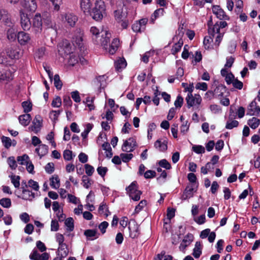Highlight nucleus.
<instances>
[{
  "mask_svg": "<svg viewBox=\"0 0 260 260\" xmlns=\"http://www.w3.org/2000/svg\"><path fill=\"white\" fill-rule=\"evenodd\" d=\"M77 20V17L72 13H67L64 16V23L71 27L75 25Z\"/></svg>",
  "mask_w": 260,
  "mask_h": 260,
  "instance_id": "nucleus-15",
  "label": "nucleus"
},
{
  "mask_svg": "<svg viewBox=\"0 0 260 260\" xmlns=\"http://www.w3.org/2000/svg\"><path fill=\"white\" fill-rule=\"evenodd\" d=\"M58 250L60 252L61 257H66L69 253V249L66 243L59 245Z\"/></svg>",
  "mask_w": 260,
  "mask_h": 260,
  "instance_id": "nucleus-29",
  "label": "nucleus"
},
{
  "mask_svg": "<svg viewBox=\"0 0 260 260\" xmlns=\"http://www.w3.org/2000/svg\"><path fill=\"white\" fill-rule=\"evenodd\" d=\"M32 26L34 31L40 32L42 30V19L40 14L37 13L32 19Z\"/></svg>",
  "mask_w": 260,
  "mask_h": 260,
  "instance_id": "nucleus-10",
  "label": "nucleus"
},
{
  "mask_svg": "<svg viewBox=\"0 0 260 260\" xmlns=\"http://www.w3.org/2000/svg\"><path fill=\"white\" fill-rule=\"evenodd\" d=\"M183 44V40L180 39L178 41L177 43H176L172 47V48L171 49L172 53L173 55L176 54L177 53L180 51L181 50L182 46Z\"/></svg>",
  "mask_w": 260,
  "mask_h": 260,
  "instance_id": "nucleus-28",
  "label": "nucleus"
},
{
  "mask_svg": "<svg viewBox=\"0 0 260 260\" xmlns=\"http://www.w3.org/2000/svg\"><path fill=\"white\" fill-rule=\"evenodd\" d=\"M50 186L55 189L58 188L60 186L59 179L57 176L53 177L50 179Z\"/></svg>",
  "mask_w": 260,
  "mask_h": 260,
  "instance_id": "nucleus-35",
  "label": "nucleus"
},
{
  "mask_svg": "<svg viewBox=\"0 0 260 260\" xmlns=\"http://www.w3.org/2000/svg\"><path fill=\"white\" fill-rule=\"evenodd\" d=\"M202 254V245L200 242H196L193 250L192 255L196 258L200 257Z\"/></svg>",
  "mask_w": 260,
  "mask_h": 260,
  "instance_id": "nucleus-25",
  "label": "nucleus"
},
{
  "mask_svg": "<svg viewBox=\"0 0 260 260\" xmlns=\"http://www.w3.org/2000/svg\"><path fill=\"white\" fill-rule=\"evenodd\" d=\"M61 111V110H57V111H54L52 110L50 113V118L53 121L57 120L58 119V117L59 115H60Z\"/></svg>",
  "mask_w": 260,
  "mask_h": 260,
  "instance_id": "nucleus-57",
  "label": "nucleus"
},
{
  "mask_svg": "<svg viewBox=\"0 0 260 260\" xmlns=\"http://www.w3.org/2000/svg\"><path fill=\"white\" fill-rule=\"evenodd\" d=\"M64 224L67 226V230L69 232H72L74 230V220L72 217L68 218L64 222Z\"/></svg>",
  "mask_w": 260,
  "mask_h": 260,
  "instance_id": "nucleus-33",
  "label": "nucleus"
},
{
  "mask_svg": "<svg viewBox=\"0 0 260 260\" xmlns=\"http://www.w3.org/2000/svg\"><path fill=\"white\" fill-rule=\"evenodd\" d=\"M175 211L176 210L174 208H168L167 209V218L169 221L171 220L172 218H173L175 215Z\"/></svg>",
  "mask_w": 260,
  "mask_h": 260,
  "instance_id": "nucleus-58",
  "label": "nucleus"
},
{
  "mask_svg": "<svg viewBox=\"0 0 260 260\" xmlns=\"http://www.w3.org/2000/svg\"><path fill=\"white\" fill-rule=\"evenodd\" d=\"M20 51L19 48L16 45L11 46L6 49L7 55L12 59H18L20 57Z\"/></svg>",
  "mask_w": 260,
  "mask_h": 260,
  "instance_id": "nucleus-9",
  "label": "nucleus"
},
{
  "mask_svg": "<svg viewBox=\"0 0 260 260\" xmlns=\"http://www.w3.org/2000/svg\"><path fill=\"white\" fill-rule=\"evenodd\" d=\"M36 152L40 156H43L48 152V146L45 144H41L36 149Z\"/></svg>",
  "mask_w": 260,
  "mask_h": 260,
  "instance_id": "nucleus-24",
  "label": "nucleus"
},
{
  "mask_svg": "<svg viewBox=\"0 0 260 260\" xmlns=\"http://www.w3.org/2000/svg\"><path fill=\"white\" fill-rule=\"evenodd\" d=\"M11 182L14 185L15 188H19L20 186V179L19 176L11 175L10 176Z\"/></svg>",
  "mask_w": 260,
  "mask_h": 260,
  "instance_id": "nucleus-40",
  "label": "nucleus"
},
{
  "mask_svg": "<svg viewBox=\"0 0 260 260\" xmlns=\"http://www.w3.org/2000/svg\"><path fill=\"white\" fill-rule=\"evenodd\" d=\"M96 231L95 230H86L84 232V235L86 237L88 240L91 239L90 238L95 237L96 235Z\"/></svg>",
  "mask_w": 260,
  "mask_h": 260,
  "instance_id": "nucleus-42",
  "label": "nucleus"
},
{
  "mask_svg": "<svg viewBox=\"0 0 260 260\" xmlns=\"http://www.w3.org/2000/svg\"><path fill=\"white\" fill-rule=\"evenodd\" d=\"M120 156L124 162H128L131 160L134 155L132 153H121Z\"/></svg>",
  "mask_w": 260,
  "mask_h": 260,
  "instance_id": "nucleus-46",
  "label": "nucleus"
},
{
  "mask_svg": "<svg viewBox=\"0 0 260 260\" xmlns=\"http://www.w3.org/2000/svg\"><path fill=\"white\" fill-rule=\"evenodd\" d=\"M54 85L58 90H60L62 86V82L60 80L59 76L58 74H55L54 76Z\"/></svg>",
  "mask_w": 260,
  "mask_h": 260,
  "instance_id": "nucleus-38",
  "label": "nucleus"
},
{
  "mask_svg": "<svg viewBox=\"0 0 260 260\" xmlns=\"http://www.w3.org/2000/svg\"><path fill=\"white\" fill-rule=\"evenodd\" d=\"M194 191H194L192 184L191 185H187L181 197V199L182 200H186L188 199L192 198L193 196V192Z\"/></svg>",
  "mask_w": 260,
  "mask_h": 260,
  "instance_id": "nucleus-14",
  "label": "nucleus"
},
{
  "mask_svg": "<svg viewBox=\"0 0 260 260\" xmlns=\"http://www.w3.org/2000/svg\"><path fill=\"white\" fill-rule=\"evenodd\" d=\"M137 142L136 139L132 137L124 141L121 149L123 151L131 152L135 150Z\"/></svg>",
  "mask_w": 260,
  "mask_h": 260,
  "instance_id": "nucleus-5",
  "label": "nucleus"
},
{
  "mask_svg": "<svg viewBox=\"0 0 260 260\" xmlns=\"http://www.w3.org/2000/svg\"><path fill=\"white\" fill-rule=\"evenodd\" d=\"M210 109L212 112L214 114H218L221 112V107L217 105L213 104L210 105Z\"/></svg>",
  "mask_w": 260,
  "mask_h": 260,
  "instance_id": "nucleus-62",
  "label": "nucleus"
},
{
  "mask_svg": "<svg viewBox=\"0 0 260 260\" xmlns=\"http://www.w3.org/2000/svg\"><path fill=\"white\" fill-rule=\"evenodd\" d=\"M158 165H159L160 167L164 168L167 170H170L171 169V164L166 159L160 160L158 162Z\"/></svg>",
  "mask_w": 260,
  "mask_h": 260,
  "instance_id": "nucleus-52",
  "label": "nucleus"
},
{
  "mask_svg": "<svg viewBox=\"0 0 260 260\" xmlns=\"http://www.w3.org/2000/svg\"><path fill=\"white\" fill-rule=\"evenodd\" d=\"M12 79V74L10 71H0V81H9Z\"/></svg>",
  "mask_w": 260,
  "mask_h": 260,
  "instance_id": "nucleus-23",
  "label": "nucleus"
},
{
  "mask_svg": "<svg viewBox=\"0 0 260 260\" xmlns=\"http://www.w3.org/2000/svg\"><path fill=\"white\" fill-rule=\"evenodd\" d=\"M94 100V97L90 98L89 96H87L86 98V101L83 102V103L85 104L86 106L88 107L90 111L94 110L95 108V106L93 105Z\"/></svg>",
  "mask_w": 260,
  "mask_h": 260,
  "instance_id": "nucleus-32",
  "label": "nucleus"
},
{
  "mask_svg": "<svg viewBox=\"0 0 260 260\" xmlns=\"http://www.w3.org/2000/svg\"><path fill=\"white\" fill-rule=\"evenodd\" d=\"M187 107L190 108L194 105H200L202 102V98L199 94H195L194 96L192 94H188L186 98Z\"/></svg>",
  "mask_w": 260,
  "mask_h": 260,
  "instance_id": "nucleus-6",
  "label": "nucleus"
},
{
  "mask_svg": "<svg viewBox=\"0 0 260 260\" xmlns=\"http://www.w3.org/2000/svg\"><path fill=\"white\" fill-rule=\"evenodd\" d=\"M260 123V120L256 117H252L248 121V124L252 129H255Z\"/></svg>",
  "mask_w": 260,
  "mask_h": 260,
  "instance_id": "nucleus-31",
  "label": "nucleus"
},
{
  "mask_svg": "<svg viewBox=\"0 0 260 260\" xmlns=\"http://www.w3.org/2000/svg\"><path fill=\"white\" fill-rule=\"evenodd\" d=\"M51 105L53 107L58 108L61 105V100L60 96H56L53 100Z\"/></svg>",
  "mask_w": 260,
  "mask_h": 260,
  "instance_id": "nucleus-56",
  "label": "nucleus"
},
{
  "mask_svg": "<svg viewBox=\"0 0 260 260\" xmlns=\"http://www.w3.org/2000/svg\"><path fill=\"white\" fill-rule=\"evenodd\" d=\"M35 193L32 192L27 188L22 189L21 198L25 200H30L35 198Z\"/></svg>",
  "mask_w": 260,
  "mask_h": 260,
  "instance_id": "nucleus-20",
  "label": "nucleus"
},
{
  "mask_svg": "<svg viewBox=\"0 0 260 260\" xmlns=\"http://www.w3.org/2000/svg\"><path fill=\"white\" fill-rule=\"evenodd\" d=\"M109 225V223L107 221H103L101 222L99 225V229L101 231V233L104 234L106 232V229Z\"/></svg>",
  "mask_w": 260,
  "mask_h": 260,
  "instance_id": "nucleus-63",
  "label": "nucleus"
},
{
  "mask_svg": "<svg viewBox=\"0 0 260 260\" xmlns=\"http://www.w3.org/2000/svg\"><path fill=\"white\" fill-rule=\"evenodd\" d=\"M147 205V201L145 200H142L139 204L136 206L135 212L136 213H138L140 211H141L144 207H145Z\"/></svg>",
  "mask_w": 260,
  "mask_h": 260,
  "instance_id": "nucleus-47",
  "label": "nucleus"
},
{
  "mask_svg": "<svg viewBox=\"0 0 260 260\" xmlns=\"http://www.w3.org/2000/svg\"><path fill=\"white\" fill-rule=\"evenodd\" d=\"M7 38L11 41H14L17 38V35L15 32V29L11 28H9L7 33Z\"/></svg>",
  "mask_w": 260,
  "mask_h": 260,
  "instance_id": "nucleus-45",
  "label": "nucleus"
},
{
  "mask_svg": "<svg viewBox=\"0 0 260 260\" xmlns=\"http://www.w3.org/2000/svg\"><path fill=\"white\" fill-rule=\"evenodd\" d=\"M167 144L168 141L166 139H164L162 141L161 140H157L154 143V147L156 148H158L160 151L164 152L168 149Z\"/></svg>",
  "mask_w": 260,
  "mask_h": 260,
  "instance_id": "nucleus-19",
  "label": "nucleus"
},
{
  "mask_svg": "<svg viewBox=\"0 0 260 260\" xmlns=\"http://www.w3.org/2000/svg\"><path fill=\"white\" fill-rule=\"evenodd\" d=\"M22 107L23 108V111L25 113H27L32 110L31 103L28 101L23 102L21 104Z\"/></svg>",
  "mask_w": 260,
  "mask_h": 260,
  "instance_id": "nucleus-43",
  "label": "nucleus"
},
{
  "mask_svg": "<svg viewBox=\"0 0 260 260\" xmlns=\"http://www.w3.org/2000/svg\"><path fill=\"white\" fill-rule=\"evenodd\" d=\"M42 118L40 115H37L35 116L33 121V125L31 126V130L32 131H38L40 130L42 126Z\"/></svg>",
  "mask_w": 260,
  "mask_h": 260,
  "instance_id": "nucleus-17",
  "label": "nucleus"
},
{
  "mask_svg": "<svg viewBox=\"0 0 260 260\" xmlns=\"http://www.w3.org/2000/svg\"><path fill=\"white\" fill-rule=\"evenodd\" d=\"M192 149L197 154H202L205 152V148L202 145H194L192 146Z\"/></svg>",
  "mask_w": 260,
  "mask_h": 260,
  "instance_id": "nucleus-50",
  "label": "nucleus"
},
{
  "mask_svg": "<svg viewBox=\"0 0 260 260\" xmlns=\"http://www.w3.org/2000/svg\"><path fill=\"white\" fill-rule=\"evenodd\" d=\"M165 11L163 8H159L157 10H156L153 15L151 17V21L153 23H154V20L156 19L157 17H158L159 16H162L164 14Z\"/></svg>",
  "mask_w": 260,
  "mask_h": 260,
  "instance_id": "nucleus-39",
  "label": "nucleus"
},
{
  "mask_svg": "<svg viewBox=\"0 0 260 260\" xmlns=\"http://www.w3.org/2000/svg\"><path fill=\"white\" fill-rule=\"evenodd\" d=\"M28 186L31 187L32 189L35 191H38L39 189V185L37 182L34 181L32 179H30L28 181Z\"/></svg>",
  "mask_w": 260,
  "mask_h": 260,
  "instance_id": "nucleus-55",
  "label": "nucleus"
},
{
  "mask_svg": "<svg viewBox=\"0 0 260 260\" xmlns=\"http://www.w3.org/2000/svg\"><path fill=\"white\" fill-rule=\"evenodd\" d=\"M1 140L6 148L8 149L12 146V140L9 137L3 136L1 138Z\"/></svg>",
  "mask_w": 260,
  "mask_h": 260,
  "instance_id": "nucleus-37",
  "label": "nucleus"
},
{
  "mask_svg": "<svg viewBox=\"0 0 260 260\" xmlns=\"http://www.w3.org/2000/svg\"><path fill=\"white\" fill-rule=\"evenodd\" d=\"M183 103V98L180 95H178L174 102V105L176 108H180Z\"/></svg>",
  "mask_w": 260,
  "mask_h": 260,
  "instance_id": "nucleus-54",
  "label": "nucleus"
},
{
  "mask_svg": "<svg viewBox=\"0 0 260 260\" xmlns=\"http://www.w3.org/2000/svg\"><path fill=\"white\" fill-rule=\"evenodd\" d=\"M126 64V62L124 58H120L116 61L114 63L115 68L117 71H119L121 69L125 68Z\"/></svg>",
  "mask_w": 260,
  "mask_h": 260,
  "instance_id": "nucleus-27",
  "label": "nucleus"
},
{
  "mask_svg": "<svg viewBox=\"0 0 260 260\" xmlns=\"http://www.w3.org/2000/svg\"><path fill=\"white\" fill-rule=\"evenodd\" d=\"M73 152L71 150L66 149L63 152V156L64 160L70 161L73 159Z\"/></svg>",
  "mask_w": 260,
  "mask_h": 260,
  "instance_id": "nucleus-48",
  "label": "nucleus"
},
{
  "mask_svg": "<svg viewBox=\"0 0 260 260\" xmlns=\"http://www.w3.org/2000/svg\"><path fill=\"white\" fill-rule=\"evenodd\" d=\"M147 18H142L139 20L136 21L132 25V30L136 33H142L146 29V25L148 23Z\"/></svg>",
  "mask_w": 260,
  "mask_h": 260,
  "instance_id": "nucleus-4",
  "label": "nucleus"
},
{
  "mask_svg": "<svg viewBox=\"0 0 260 260\" xmlns=\"http://www.w3.org/2000/svg\"><path fill=\"white\" fill-rule=\"evenodd\" d=\"M82 184H83V186L85 188H89L90 185H91V183H90V179L88 178V177L86 175H83L82 176Z\"/></svg>",
  "mask_w": 260,
  "mask_h": 260,
  "instance_id": "nucleus-49",
  "label": "nucleus"
},
{
  "mask_svg": "<svg viewBox=\"0 0 260 260\" xmlns=\"http://www.w3.org/2000/svg\"><path fill=\"white\" fill-rule=\"evenodd\" d=\"M20 123L24 126H27L29 124L31 120V116L29 114H25L21 115L18 117Z\"/></svg>",
  "mask_w": 260,
  "mask_h": 260,
  "instance_id": "nucleus-22",
  "label": "nucleus"
},
{
  "mask_svg": "<svg viewBox=\"0 0 260 260\" xmlns=\"http://www.w3.org/2000/svg\"><path fill=\"white\" fill-rule=\"evenodd\" d=\"M129 232V237L133 239L137 238L140 234L139 225L135 220H134L131 224L128 223V226Z\"/></svg>",
  "mask_w": 260,
  "mask_h": 260,
  "instance_id": "nucleus-8",
  "label": "nucleus"
},
{
  "mask_svg": "<svg viewBox=\"0 0 260 260\" xmlns=\"http://www.w3.org/2000/svg\"><path fill=\"white\" fill-rule=\"evenodd\" d=\"M127 194L131 199L135 201H138L140 199L142 192L138 189V185L136 181H134L126 188Z\"/></svg>",
  "mask_w": 260,
  "mask_h": 260,
  "instance_id": "nucleus-3",
  "label": "nucleus"
},
{
  "mask_svg": "<svg viewBox=\"0 0 260 260\" xmlns=\"http://www.w3.org/2000/svg\"><path fill=\"white\" fill-rule=\"evenodd\" d=\"M29 258L31 260H40V254L37 250L34 249L29 255Z\"/></svg>",
  "mask_w": 260,
  "mask_h": 260,
  "instance_id": "nucleus-64",
  "label": "nucleus"
},
{
  "mask_svg": "<svg viewBox=\"0 0 260 260\" xmlns=\"http://www.w3.org/2000/svg\"><path fill=\"white\" fill-rule=\"evenodd\" d=\"M226 91V88L223 85H219L214 90L215 98L220 99L223 97L224 93Z\"/></svg>",
  "mask_w": 260,
  "mask_h": 260,
  "instance_id": "nucleus-18",
  "label": "nucleus"
},
{
  "mask_svg": "<svg viewBox=\"0 0 260 260\" xmlns=\"http://www.w3.org/2000/svg\"><path fill=\"white\" fill-rule=\"evenodd\" d=\"M220 28L218 26V22H217L212 27H209L208 29V33L209 35L214 37L215 34H221L220 32Z\"/></svg>",
  "mask_w": 260,
  "mask_h": 260,
  "instance_id": "nucleus-30",
  "label": "nucleus"
},
{
  "mask_svg": "<svg viewBox=\"0 0 260 260\" xmlns=\"http://www.w3.org/2000/svg\"><path fill=\"white\" fill-rule=\"evenodd\" d=\"M46 172L48 174H52L54 171V165L53 162H48L45 166Z\"/></svg>",
  "mask_w": 260,
  "mask_h": 260,
  "instance_id": "nucleus-60",
  "label": "nucleus"
},
{
  "mask_svg": "<svg viewBox=\"0 0 260 260\" xmlns=\"http://www.w3.org/2000/svg\"><path fill=\"white\" fill-rule=\"evenodd\" d=\"M105 12L106 6L103 0H96L90 15L93 19L99 21L103 19Z\"/></svg>",
  "mask_w": 260,
  "mask_h": 260,
  "instance_id": "nucleus-2",
  "label": "nucleus"
},
{
  "mask_svg": "<svg viewBox=\"0 0 260 260\" xmlns=\"http://www.w3.org/2000/svg\"><path fill=\"white\" fill-rule=\"evenodd\" d=\"M239 125V122L237 120H233V117L231 115L229 116L228 120L226 121L225 128L226 129H231L234 127H237Z\"/></svg>",
  "mask_w": 260,
  "mask_h": 260,
  "instance_id": "nucleus-26",
  "label": "nucleus"
},
{
  "mask_svg": "<svg viewBox=\"0 0 260 260\" xmlns=\"http://www.w3.org/2000/svg\"><path fill=\"white\" fill-rule=\"evenodd\" d=\"M101 34L100 44L105 49L107 50L108 48L109 52L110 54H114L119 47V40L117 38H114L108 48V44L110 43V38L111 37V33L107 30H105L102 31Z\"/></svg>",
  "mask_w": 260,
  "mask_h": 260,
  "instance_id": "nucleus-1",
  "label": "nucleus"
},
{
  "mask_svg": "<svg viewBox=\"0 0 260 260\" xmlns=\"http://www.w3.org/2000/svg\"><path fill=\"white\" fill-rule=\"evenodd\" d=\"M22 6L24 9L29 12H35L37 8L36 0H24Z\"/></svg>",
  "mask_w": 260,
  "mask_h": 260,
  "instance_id": "nucleus-13",
  "label": "nucleus"
},
{
  "mask_svg": "<svg viewBox=\"0 0 260 260\" xmlns=\"http://www.w3.org/2000/svg\"><path fill=\"white\" fill-rule=\"evenodd\" d=\"M20 16L21 27L24 30H29L31 27V22L27 14L24 13L22 11H20Z\"/></svg>",
  "mask_w": 260,
  "mask_h": 260,
  "instance_id": "nucleus-11",
  "label": "nucleus"
},
{
  "mask_svg": "<svg viewBox=\"0 0 260 260\" xmlns=\"http://www.w3.org/2000/svg\"><path fill=\"white\" fill-rule=\"evenodd\" d=\"M11 204V201L9 198H5L0 200V205L4 208H9Z\"/></svg>",
  "mask_w": 260,
  "mask_h": 260,
  "instance_id": "nucleus-41",
  "label": "nucleus"
},
{
  "mask_svg": "<svg viewBox=\"0 0 260 260\" xmlns=\"http://www.w3.org/2000/svg\"><path fill=\"white\" fill-rule=\"evenodd\" d=\"M80 5L81 10L85 14L90 13L92 6L90 0H80Z\"/></svg>",
  "mask_w": 260,
  "mask_h": 260,
  "instance_id": "nucleus-16",
  "label": "nucleus"
},
{
  "mask_svg": "<svg viewBox=\"0 0 260 260\" xmlns=\"http://www.w3.org/2000/svg\"><path fill=\"white\" fill-rule=\"evenodd\" d=\"M7 162L12 170H15L16 169L17 165L14 156H10L8 157Z\"/></svg>",
  "mask_w": 260,
  "mask_h": 260,
  "instance_id": "nucleus-44",
  "label": "nucleus"
},
{
  "mask_svg": "<svg viewBox=\"0 0 260 260\" xmlns=\"http://www.w3.org/2000/svg\"><path fill=\"white\" fill-rule=\"evenodd\" d=\"M17 161L21 165H26L30 160L27 154H23L22 156H19L17 158Z\"/></svg>",
  "mask_w": 260,
  "mask_h": 260,
  "instance_id": "nucleus-36",
  "label": "nucleus"
},
{
  "mask_svg": "<svg viewBox=\"0 0 260 260\" xmlns=\"http://www.w3.org/2000/svg\"><path fill=\"white\" fill-rule=\"evenodd\" d=\"M89 31L91 35L92 39L94 43L95 44L100 43V41L99 42L97 40V39L99 37L100 34L99 29L95 26H92L90 28Z\"/></svg>",
  "mask_w": 260,
  "mask_h": 260,
  "instance_id": "nucleus-21",
  "label": "nucleus"
},
{
  "mask_svg": "<svg viewBox=\"0 0 260 260\" xmlns=\"http://www.w3.org/2000/svg\"><path fill=\"white\" fill-rule=\"evenodd\" d=\"M257 106V103L255 102V100L252 101L248 105L247 115H249L250 116H252L254 115V112L256 111L255 110V108L253 109V107H255L256 108Z\"/></svg>",
  "mask_w": 260,
  "mask_h": 260,
  "instance_id": "nucleus-34",
  "label": "nucleus"
},
{
  "mask_svg": "<svg viewBox=\"0 0 260 260\" xmlns=\"http://www.w3.org/2000/svg\"><path fill=\"white\" fill-rule=\"evenodd\" d=\"M84 168L85 170V173L87 174V176H91L92 175L93 173L94 172V168L89 164H85L84 165Z\"/></svg>",
  "mask_w": 260,
  "mask_h": 260,
  "instance_id": "nucleus-51",
  "label": "nucleus"
},
{
  "mask_svg": "<svg viewBox=\"0 0 260 260\" xmlns=\"http://www.w3.org/2000/svg\"><path fill=\"white\" fill-rule=\"evenodd\" d=\"M212 12L220 20H229L230 17L225 14V12L219 6L216 5L212 7Z\"/></svg>",
  "mask_w": 260,
  "mask_h": 260,
  "instance_id": "nucleus-12",
  "label": "nucleus"
},
{
  "mask_svg": "<svg viewBox=\"0 0 260 260\" xmlns=\"http://www.w3.org/2000/svg\"><path fill=\"white\" fill-rule=\"evenodd\" d=\"M196 88L197 89L206 91L208 89V85L205 82H198L196 85Z\"/></svg>",
  "mask_w": 260,
  "mask_h": 260,
  "instance_id": "nucleus-61",
  "label": "nucleus"
},
{
  "mask_svg": "<svg viewBox=\"0 0 260 260\" xmlns=\"http://www.w3.org/2000/svg\"><path fill=\"white\" fill-rule=\"evenodd\" d=\"M54 6V10L58 11L60 6L62 4V0H50Z\"/></svg>",
  "mask_w": 260,
  "mask_h": 260,
  "instance_id": "nucleus-59",
  "label": "nucleus"
},
{
  "mask_svg": "<svg viewBox=\"0 0 260 260\" xmlns=\"http://www.w3.org/2000/svg\"><path fill=\"white\" fill-rule=\"evenodd\" d=\"M17 39L18 43L21 46H24L30 43L31 37L30 35L25 31H20L17 34Z\"/></svg>",
  "mask_w": 260,
  "mask_h": 260,
  "instance_id": "nucleus-7",
  "label": "nucleus"
},
{
  "mask_svg": "<svg viewBox=\"0 0 260 260\" xmlns=\"http://www.w3.org/2000/svg\"><path fill=\"white\" fill-rule=\"evenodd\" d=\"M63 106L68 108L72 105V101L69 96H64L63 99Z\"/></svg>",
  "mask_w": 260,
  "mask_h": 260,
  "instance_id": "nucleus-53",
  "label": "nucleus"
}]
</instances>
